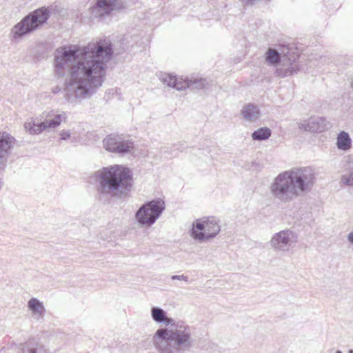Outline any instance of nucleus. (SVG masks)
Returning a JSON list of instances; mask_svg holds the SVG:
<instances>
[{
	"mask_svg": "<svg viewBox=\"0 0 353 353\" xmlns=\"http://www.w3.org/2000/svg\"><path fill=\"white\" fill-rule=\"evenodd\" d=\"M66 113H57L54 110L44 112L40 115L41 122L35 123L32 119H28L24 123L26 131L31 135L39 134L43 131L57 128L62 122H65Z\"/></svg>",
	"mask_w": 353,
	"mask_h": 353,
	"instance_id": "nucleus-7",
	"label": "nucleus"
},
{
	"mask_svg": "<svg viewBox=\"0 0 353 353\" xmlns=\"http://www.w3.org/2000/svg\"><path fill=\"white\" fill-rule=\"evenodd\" d=\"M60 90H61V89H60V88H59L58 87H55V88L52 90V91H53V92H54V93H57Z\"/></svg>",
	"mask_w": 353,
	"mask_h": 353,
	"instance_id": "nucleus-26",
	"label": "nucleus"
},
{
	"mask_svg": "<svg viewBox=\"0 0 353 353\" xmlns=\"http://www.w3.org/2000/svg\"><path fill=\"white\" fill-rule=\"evenodd\" d=\"M159 79L164 84L177 90H183L190 86V82L168 73H161Z\"/></svg>",
	"mask_w": 353,
	"mask_h": 353,
	"instance_id": "nucleus-15",
	"label": "nucleus"
},
{
	"mask_svg": "<svg viewBox=\"0 0 353 353\" xmlns=\"http://www.w3.org/2000/svg\"><path fill=\"white\" fill-rule=\"evenodd\" d=\"M299 241V235L290 229H285L275 233L270 243L276 252L286 253L294 248Z\"/></svg>",
	"mask_w": 353,
	"mask_h": 353,
	"instance_id": "nucleus-10",
	"label": "nucleus"
},
{
	"mask_svg": "<svg viewBox=\"0 0 353 353\" xmlns=\"http://www.w3.org/2000/svg\"><path fill=\"white\" fill-rule=\"evenodd\" d=\"M299 128L308 132H322L328 128L325 118L312 117L299 123Z\"/></svg>",
	"mask_w": 353,
	"mask_h": 353,
	"instance_id": "nucleus-14",
	"label": "nucleus"
},
{
	"mask_svg": "<svg viewBox=\"0 0 353 353\" xmlns=\"http://www.w3.org/2000/svg\"><path fill=\"white\" fill-rule=\"evenodd\" d=\"M125 8L123 0H97L93 12L99 14V17L108 14L112 11L119 10Z\"/></svg>",
	"mask_w": 353,
	"mask_h": 353,
	"instance_id": "nucleus-12",
	"label": "nucleus"
},
{
	"mask_svg": "<svg viewBox=\"0 0 353 353\" xmlns=\"http://www.w3.org/2000/svg\"><path fill=\"white\" fill-rule=\"evenodd\" d=\"M271 136V130L268 128L264 127L259 128L252 134V138L255 141H263L268 139Z\"/></svg>",
	"mask_w": 353,
	"mask_h": 353,
	"instance_id": "nucleus-20",
	"label": "nucleus"
},
{
	"mask_svg": "<svg viewBox=\"0 0 353 353\" xmlns=\"http://www.w3.org/2000/svg\"><path fill=\"white\" fill-rule=\"evenodd\" d=\"M220 231V220L216 217L210 216L194 221L190 230V235L194 241L201 243L214 239Z\"/></svg>",
	"mask_w": 353,
	"mask_h": 353,
	"instance_id": "nucleus-6",
	"label": "nucleus"
},
{
	"mask_svg": "<svg viewBox=\"0 0 353 353\" xmlns=\"http://www.w3.org/2000/svg\"><path fill=\"white\" fill-rule=\"evenodd\" d=\"M334 353H343L341 350H336Z\"/></svg>",
	"mask_w": 353,
	"mask_h": 353,
	"instance_id": "nucleus-29",
	"label": "nucleus"
},
{
	"mask_svg": "<svg viewBox=\"0 0 353 353\" xmlns=\"http://www.w3.org/2000/svg\"><path fill=\"white\" fill-rule=\"evenodd\" d=\"M256 0H247V1L251 4H252Z\"/></svg>",
	"mask_w": 353,
	"mask_h": 353,
	"instance_id": "nucleus-27",
	"label": "nucleus"
},
{
	"mask_svg": "<svg viewBox=\"0 0 353 353\" xmlns=\"http://www.w3.org/2000/svg\"><path fill=\"white\" fill-rule=\"evenodd\" d=\"M104 148L116 154H126L130 152L134 148V143L129 139H125L118 134L108 135L103 141Z\"/></svg>",
	"mask_w": 353,
	"mask_h": 353,
	"instance_id": "nucleus-11",
	"label": "nucleus"
},
{
	"mask_svg": "<svg viewBox=\"0 0 353 353\" xmlns=\"http://www.w3.org/2000/svg\"><path fill=\"white\" fill-rule=\"evenodd\" d=\"M151 317L158 324L171 326L169 330L158 329L153 336L154 347L160 353H182L192 348L193 339L189 325L183 321L175 322L159 307L151 308Z\"/></svg>",
	"mask_w": 353,
	"mask_h": 353,
	"instance_id": "nucleus-2",
	"label": "nucleus"
},
{
	"mask_svg": "<svg viewBox=\"0 0 353 353\" xmlns=\"http://www.w3.org/2000/svg\"><path fill=\"white\" fill-rule=\"evenodd\" d=\"M172 280H179V281H183L185 283H188V277L184 274L181 275H173L171 276Z\"/></svg>",
	"mask_w": 353,
	"mask_h": 353,
	"instance_id": "nucleus-24",
	"label": "nucleus"
},
{
	"mask_svg": "<svg viewBox=\"0 0 353 353\" xmlns=\"http://www.w3.org/2000/svg\"><path fill=\"white\" fill-rule=\"evenodd\" d=\"M347 353H353V350L352 349H350L348 350Z\"/></svg>",
	"mask_w": 353,
	"mask_h": 353,
	"instance_id": "nucleus-28",
	"label": "nucleus"
},
{
	"mask_svg": "<svg viewBox=\"0 0 353 353\" xmlns=\"http://www.w3.org/2000/svg\"><path fill=\"white\" fill-rule=\"evenodd\" d=\"M113 51L107 41L90 43L83 48L70 46L59 48L54 53V72L68 75L65 99L71 103L91 98L105 79L107 63Z\"/></svg>",
	"mask_w": 353,
	"mask_h": 353,
	"instance_id": "nucleus-1",
	"label": "nucleus"
},
{
	"mask_svg": "<svg viewBox=\"0 0 353 353\" xmlns=\"http://www.w3.org/2000/svg\"><path fill=\"white\" fill-rule=\"evenodd\" d=\"M341 167L344 171L353 172V154L345 156L341 162Z\"/></svg>",
	"mask_w": 353,
	"mask_h": 353,
	"instance_id": "nucleus-22",
	"label": "nucleus"
},
{
	"mask_svg": "<svg viewBox=\"0 0 353 353\" xmlns=\"http://www.w3.org/2000/svg\"><path fill=\"white\" fill-rule=\"evenodd\" d=\"M347 239L348 242L353 245V230L347 234Z\"/></svg>",
	"mask_w": 353,
	"mask_h": 353,
	"instance_id": "nucleus-25",
	"label": "nucleus"
},
{
	"mask_svg": "<svg viewBox=\"0 0 353 353\" xmlns=\"http://www.w3.org/2000/svg\"><path fill=\"white\" fill-rule=\"evenodd\" d=\"M241 114L246 120L253 121L259 118L260 110L258 106L249 103L243 106Z\"/></svg>",
	"mask_w": 353,
	"mask_h": 353,
	"instance_id": "nucleus-18",
	"label": "nucleus"
},
{
	"mask_svg": "<svg viewBox=\"0 0 353 353\" xmlns=\"http://www.w3.org/2000/svg\"><path fill=\"white\" fill-rule=\"evenodd\" d=\"M28 307L31 311L32 316L37 319L43 318L45 307L43 302L37 298H31L28 302Z\"/></svg>",
	"mask_w": 353,
	"mask_h": 353,
	"instance_id": "nucleus-16",
	"label": "nucleus"
},
{
	"mask_svg": "<svg viewBox=\"0 0 353 353\" xmlns=\"http://www.w3.org/2000/svg\"><path fill=\"white\" fill-rule=\"evenodd\" d=\"M336 145L339 150L347 152L352 148V139L349 134L345 131H341L336 137Z\"/></svg>",
	"mask_w": 353,
	"mask_h": 353,
	"instance_id": "nucleus-17",
	"label": "nucleus"
},
{
	"mask_svg": "<svg viewBox=\"0 0 353 353\" xmlns=\"http://www.w3.org/2000/svg\"><path fill=\"white\" fill-rule=\"evenodd\" d=\"M50 17L48 7H41L30 12L11 29V40L19 42L24 37L34 32L44 25Z\"/></svg>",
	"mask_w": 353,
	"mask_h": 353,
	"instance_id": "nucleus-5",
	"label": "nucleus"
},
{
	"mask_svg": "<svg viewBox=\"0 0 353 353\" xmlns=\"http://www.w3.org/2000/svg\"><path fill=\"white\" fill-rule=\"evenodd\" d=\"M14 140L13 137L6 132L0 133V170L6 166Z\"/></svg>",
	"mask_w": 353,
	"mask_h": 353,
	"instance_id": "nucleus-13",
	"label": "nucleus"
},
{
	"mask_svg": "<svg viewBox=\"0 0 353 353\" xmlns=\"http://www.w3.org/2000/svg\"><path fill=\"white\" fill-rule=\"evenodd\" d=\"M316 172L312 167H296L284 171L274 179L270 189L272 196L283 203L312 191L316 180Z\"/></svg>",
	"mask_w": 353,
	"mask_h": 353,
	"instance_id": "nucleus-3",
	"label": "nucleus"
},
{
	"mask_svg": "<svg viewBox=\"0 0 353 353\" xmlns=\"http://www.w3.org/2000/svg\"><path fill=\"white\" fill-rule=\"evenodd\" d=\"M265 58L268 65L270 66H278L282 62L281 65L276 68L275 72V74L279 77L292 75L299 70V67L294 63V61H291L289 60L285 63L286 56H281V54L274 48H269L268 49Z\"/></svg>",
	"mask_w": 353,
	"mask_h": 353,
	"instance_id": "nucleus-9",
	"label": "nucleus"
},
{
	"mask_svg": "<svg viewBox=\"0 0 353 353\" xmlns=\"http://www.w3.org/2000/svg\"><path fill=\"white\" fill-rule=\"evenodd\" d=\"M340 183L341 185L353 186V172H349V174H343L341 177Z\"/></svg>",
	"mask_w": 353,
	"mask_h": 353,
	"instance_id": "nucleus-23",
	"label": "nucleus"
},
{
	"mask_svg": "<svg viewBox=\"0 0 353 353\" xmlns=\"http://www.w3.org/2000/svg\"><path fill=\"white\" fill-rule=\"evenodd\" d=\"M97 192L103 197L117 196L126 190L132 179L131 170L123 165L103 167L93 174Z\"/></svg>",
	"mask_w": 353,
	"mask_h": 353,
	"instance_id": "nucleus-4",
	"label": "nucleus"
},
{
	"mask_svg": "<svg viewBox=\"0 0 353 353\" xmlns=\"http://www.w3.org/2000/svg\"><path fill=\"white\" fill-rule=\"evenodd\" d=\"M165 210V203L160 199L146 202L135 213L138 224L142 227H150L160 217Z\"/></svg>",
	"mask_w": 353,
	"mask_h": 353,
	"instance_id": "nucleus-8",
	"label": "nucleus"
},
{
	"mask_svg": "<svg viewBox=\"0 0 353 353\" xmlns=\"http://www.w3.org/2000/svg\"><path fill=\"white\" fill-rule=\"evenodd\" d=\"M59 135L60 137V140L68 141L73 143H75L79 141L77 137L75 136V134L72 133L69 130H61L59 133Z\"/></svg>",
	"mask_w": 353,
	"mask_h": 353,
	"instance_id": "nucleus-21",
	"label": "nucleus"
},
{
	"mask_svg": "<svg viewBox=\"0 0 353 353\" xmlns=\"http://www.w3.org/2000/svg\"><path fill=\"white\" fill-rule=\"evenodd\" d=\"M23 353H48V350L42 344L28 342L24 345Z\"/></svg>",
	"mask_w": 353,
	"mask_h": 353,
	"instance_id": "nucleus-19",
	"label": "nucleus"
}]
</instances>
